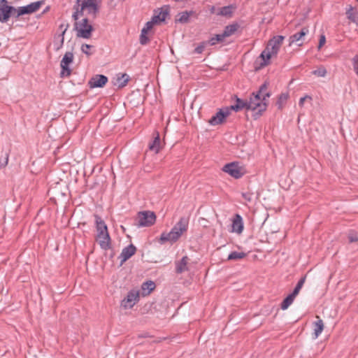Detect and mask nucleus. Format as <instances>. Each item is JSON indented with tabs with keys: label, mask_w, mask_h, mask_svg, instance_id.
I'll return each instance as SVG.
<instances>
[{
	"label": "nucleus",
	"mask_w": 358,
	"mask_h": 358,
	"mask_svg": "<svg viewBox=\"0 0 358 358\" xmlns=\"http://www.w3.org/2000/svg\"><path fill=\"white\" fill-rule=\"evenodd\" d=\"M268 84H262L257 93H252L248 101V110L257 111L258 116L266 110L267 107V99L270 97L271 94L267 92Z\"/></svg>",
	"instance_id": "obj_1"
},
{
	"label": "nucleus",
	"mask_w": 358,
	"mask_h": 358,
	"mask_svg": "<svg viewBox=\"0 0 358 358\" xmlns=\"http://www.w3.org/2000/svg\"><path fill=\"white\" fill-rule=\"evenodd\" d=\"M189 224V219L185 217H180L179 221L175 224L170 232H164L161 234L160 242L175 243L177 241L182 234L187 231Z\"/></svg>",
	"instance_id": "obj_2"
},
{
	"label": "nucleus",
	"mask_w": 358,
	"mask_h": 358,
	"mask_svg": "<svg viewBox=\"0 0 358 358\" xmlns=\"http://www.w3.org/2000/svg\"><path fill=\"white\" fill-rule=\"evenodd\" d=\"M284 38L282 36H275L268 41L266 49L260 55L263 60L261 66L268 65L271 57L278 54Z\"/></svg>",
	"instance_id": "obj_3"
},
{
	"label": "nucleus",
	"mask_w": 358,
	"mask_h": 358,
	"mask_svg": "<svg viewBox=\"0 0 358 358\" xmlns=\"http://www.w3.org/2000/svg\"><path fill=\"white\" fill-rule=\"evenodd\" d=\"M96 227L97 231L96 241L103 250H108L110 247V238L108 231V228L104 221L99 216L96 215Z\"/></svg>",
	"instance_id": "obj_4"
},
{
	"label": "nucleus",
	"mask_w": 358,
	"mask_h": 358,
	"mask_svg": "<svg viewBox=\"0 0 358 358\" xmlns=\"http://www.w3.org/2000/svg\"><path fill=\"white\" fill-rule=\"evenodd\" d=\"M73 10H75L72 15V18L74 20H77L80 17L84 15V13L86 12L89 16H91L93 19L96 17V15L99 10V3H90V4H80V6H76L74 5Z\"/></svg>",
	"instance_id": "obj_5"
},
{
	"label": "nucleus",
	"mask_w": 358,
	"mask_h": 358,
	"mask_svg": "<svg viewBox=\"0 0 358 358\" xmlns=\"http://www.w3.org/2000/svg\"><path fill=\"white\" fill-rule=\"evenodd\" d=\"M74 29L76 31L77 37L86 39L92 36L94 30L92 25L87 17H84L80 20H79V18L75 20Z\"/></svg>",
	"instance_id": "obj_6"
},
{
	"label": "nucleus",
	"mask_w": 358,
	"mask_h": 358,
	"mask_svg": "<svg viewBox=\"0 0 358 358\" xmlns=\"http://www.w3.org/2000/svg\"><path fill=\"white\" fill-rule=\"evenodd\" d=\"M156 215L152 211L139 212L136 218L138 227H150L155 222Z\"/></svg>",
	"instance_id": "obj_7"
},
{
	"label": "nucleus",
	"mask_w": 358,
	"mask_h": 358,
	"mask_svg": "<svg viewBox=\"0 0 358 358\" xmlns=\"http://www.w3.org/2000/svg\"><path fill=\"white\" fill-rule=\"evenodd\" d=\"M44 3L43 1H38L33 3H31L29 5L25 6H20L17 8H15V17L17 18L21 15L26 14H31L36 12L41 6Z\"/></svg>",
	"instance_id": "obj_8"
},
{
	"label": "nucleus",
	"mask_w": 358,
	"mask_h": 358,
	"mask_svg": "<svg viewBox=\"0 0 358 358\" xmlns=\"http://www.w3.org/2000/svg\"><path fill=\"white\" fill-rule=\"evenodd\" d=\"M15 8L9 6L6 0H0V22H6L10 16L15 17Z\"/></svg>",
	"instance_id": "obj_9"
},
{
	"label": "nucleus",
	"mask_w": 358,
	"mask_h": 358,
	"mask_svg": "<svg viewBox=\"0 0 358 358\" xmlns=\"http://www.w3.org/2000/svg\"><path fill=\"white\" fill-rule=\"evenodd\" d=\"M140 292L138 289L130 290L121 301V306L124 309L131 308L139 301Z\"/></svg>",
	"instance_id": "obj_10"
},
{
	"label": "nucleus",
	"mask_w": 358,
	"mask_h": 358,
	"mask_svg": "<svg viewBox=\"0 0 358 358\" xmlns=\"http://www.w3.org/2000/svg\"><path fill=\"white\" fill-rule=\"evenodd\" d=\"M222 171L236 179L241 178L245 173V169L236 162L224 165Z\"/></svg>",
	"instance_id": "obj_11"
},
{
	"label": "nucleus",
	"mask_w": 358,
	"mask_h": 358,
	"mask_svg": "<svg viewBox=\"0 0 358 358\" xmlns=\"http://www.w3.org/2000/svg\"><path fill=\"white\" fill-rule=\"evenodd\" d=\"M73 54L71 52H66L64 55V57L62 58L60 64L62 68V77L69 76L71 75V71L69 66L71 63L73 62Z\"/></svg>",
	"instance_id": "obj_12"
},
{
	"label": "nucleus",
	"mask_w": 358,
	"mask_h": 358,
	"mask_svg": "<svg viewBox=\"0 0 358 358\" xmlns=\"http://www.w3.org/2000/svg\"><path fill=\"white\" fill-rule=\"evenodd\" d=\"M229 115L230 111L228 108L220 109L208 120V123L212 126L221 124Z\"/></svg>",
	"instance_id": "obj_13"
},
{
	"label": "nucleus",
	"mask_w": 358,
	"mask_h": 358,
	"mask_svg": "<svg viewBox=\"0 0 358 358\" xmlns=\"http://www.w3.org/2000/svg\"><path fill=\"white\" fill-rule=\"evenodd\" d=\"M108 82V78L103 75H96L89 81L91 88L102 87Z\"/></svg>",
	"instance_id": "obj_14"
},
{
	"label": "nucleus",
	"mask_w": 358,
	"mask_h": 358,
	"mask_svg": "<svg viewBox=\"0 0 358 358\" xmlns=\"http://www.w3.org/2000/svg\"><path fill=\"white\" fill-rule=\"evenodd\" d=\"M136 251V248L133 244H130L127 247L124 248L120 255L121 262L123 263L129 259L135 254Z\"/></svg>",
	"instance_id": "obj_15"
},
{
	"label": "nucleus",
	"mask_w": 358,
	"mask_h": 358,
	"mask_svg": "<svg viewBox=\"0 0 358 358\" xmlns=\"http://www.w3.org/2000/svg\"><path fill=\"white\" fill-rule=\"evenodd\" d=\"M194 14H195V12L193 10L183 11V12L179 13L176 16V21L180 23H182V24L187 23L189 21V17Z\"/></svg>",
	"instance_id": "obj_16"
},
{
	"label": "nucleus",
	"mask_w": 358,
	"mask_h": 358,
	"mask_svg": "<svg viewBox=\"0 0 358 358\" xmlns=\"http://www.w3.org/2000/svg\"><path fill=\"white\" fill-rule=\"evenodd\" d=\"M308 33V28H303L301 30L289 37V45L293 43H298L300 41L303 36H305Z\"/></svg>",
	"instance_id": "obj_17"
},
{
	"label": "nucleus",
	"mask_w": 358,
	"mask_h": 358,
	"mask_svg": "<svg viewBox=\"0 0 358 358\" xmlns=\"http://www.w3.org/2000/svg\"><path fill=\"white\" fill-rule=\"evenodd\" d=\"M233 231L237 234H241L243 230V224L242 217L239 215H236L232 223Z\"/></svg>",
	"instance_id": "obj_18"
},
{
	"label": "nucleus",
	"mask_w": 358,
	"mask_h": 358,
	"mask_svg": "<svg viewBox=\"0 0 358 358\" xmlns=\"http://www.w3.org/2000/svg\"><path fill=\"white\" fill-rule=\"evenodd\" d=\"M189 258L187 256L183 257L180 261L176 262V271L177 273H182L187 271V263Z\"/></svg>",
	"instance_id": "obj_19"
},
{
	"label": "nucleus",
	"mask_w": 358,
	"mask_h": 358,
	"mask_svg": "<svg viewBox=\"0 0 358 358\" xmlns=\"http://www.w3.org/2000/svg\"><path fill=\"white\" fill-rule=\"evenodd\" d=\"M155 288L154 282L149 280L143 282L141 286L143 295H148Z\"/></svg>",
	"instance_id": "obj_20"
},
{
	"label": "nucleus",
	"mask_w": 358,
	"mask_h": 358,
	"mask_svg": "<svg viewBox=\"0 0 358 358\" xmlns=\"http://www.w3.org/2000/svg\"><path fill=\"white\" fill-rule=\"evenodd\" d=\"M248 101H244L239 98H236V103L231 106V109L235 111H239L242 109L248 110Z\"/></svg>",
	"instance_id": "obj_21"
},
{
	"label": "nucleus",
	"mask_w": 358,
	"mask_h": 358,
	"mask_svg": "<svg viewBox=\"0 0 358 358\" xmlns=\"http://www.w3.org/2000/svg\"><path fill=\"white\" fill-rule=\"evenodd\" d=\"M318 320L314 322V335L315 338H317L322 332L324 329V323L323 321L317 317Z\"/></svg>",
	"instance_id": "obj_22"
},
{
	"label": "nucleus",
	"mask_w": 358,
	"mask_h": 358,
	"mask_svg": "<svg viewBox=\"0 0 358 358\" xmlns=\"http://www.w3.org/2000/svg\"><path fill=\"white\" fill-rule=\"evenodd\" d=\"M169 15V12L167 10H163L162 9L159 13L157 15H155L152 17L153 21L157 24L158 22H161L165 20L166 17Z\"/></svg>",
	"instance_id": "obj_23"
},
{
	"label": "nucleus",
	"mask_w": 358,
	"mask_h": 358,
	"mask_svg": "<svg viewBox=\"0 0 358 358\" xmlns=\"http://www.w3.org/2000/svg\"><path fill=\"white\" fill-rule=\"evenodd\" d=\"M238 25L237 24H229L224 28L222 34L224 37H228L234 34L238 29Z\"/></svg>",
	"instance_id": "obj_24"
},
{
	"label": "nucleus",
	"mask_w": 358,
	"mask_h": 358,
	"mask_svg": "<svg viewBox=\"0 0 358 358\" xmlns=\"http://www.w3.org/2000/svg\"><path fill=\"white\" fill-rule=\"evenodd\" d=\"M149 148L150 150L154 151L155 153H157L159 151L161 146L159 134H157V136L155 137L153 141L150 144Z\"/></svg>",
	"instance_id": "obj_25"
},
{
	"label": "nucleus",
	"mask_w": 358,
	"mask_h": 358,
	"mask_svg": "<svg viewBox=\"0 0 358 358\" xmlns=\"http://www.w3.org/2000/svg\"><path fill=\"white\" fill-rule=\"evenodd\" d=\"M347 17L355 23H358V15L355 12H354V8L352 6H350L349 8L346 10Z\"/></svg>",
	"instance_id": "obj_26"
},
{
	"label": "nucleus",
	"mask_w": 358,
	"mask_h": 358,
	"mask_svg": "<svg viewBox=\"0 0 358 358\" xmlns=\"http://www.w3.org/2000/svg\"><path fill=\"white\" fill-rule=\"evenodd\" d=\"M245 257H246V253H245L243 252L234 251V252H231L229 255V256L227 257V260H239V259H243Z\"/></svg>",
	"instance_id": "obj_27"
},
{
	"label": "nucleus",
	"mask_w": 358,
	"mask_h": 358,
	"mask_svg": "<svg viewBox=\"0 0 358 358\" xmlns=\"http://www.w3.org/2000/svg\"><path fill=\"white\" fill-rule=\"evenodd\" d=\"M295 297L289 294L282 302L281 303V309L286 310L288 307L293 303Z\"/></svg>",
	"instance_id": "obj_28"
},
{
	"label": "nucleus",
	"mask_w": 358,
	"mask_h": 358,
	"mask_svg": "<svg viewBox=\"0 0 358 358\" xmlns=\"http://www.w3.org/2000/svg\"><path fill=\"white\" fill-rule=\"evenodd\" d=\"M232 13V6H224L221 8L217 13L218 15L222 16H231Z\"/></svg>",
	"instance_id": "obj_29"
},
{
	"label": "nucleus",
	"mask_w": 358,
	"mask_h": 358,
	"mask_svg": "<svg viewBox=\"0 0 358 358\" xmlns=\"http://www.w3.org/2000/svg\"><path fill=\"white\" fill-rule=\"evenodd\" d=\"M129 76L126 73H124L120 77H118L117 79V82L119 87H123L126 86L129 81Z\"/></svg>",
	"instance_id": "obj_30"
},
{
	"label": "nucleus",
	"mask_w": 358,
	"mask_h": 358,
	"mask_svg": "<svg viewBox=\"0 0 358 358\" xmlns=\"http://www.w3.org/2000/svg\"><path fill=\"white\" fill-rule=\"evenodd\" d=\"M225 38L224 36L221 34H216L214 37H212L208 43H209L210 45H214L218 42H222Z\"/></svg>",
	"instance_id": "obj_31"
},
{
	"label": "nucleus",
	"mask_w": 358,
	"mask_h": 358,
	"mask_svg": "<svg viewBox=\"0 0 358 358\" xmlns=\"http://www.w3.org/2000/svg\"><path fill=\"white\" fill-rule=\"evenodd\" d=\"M313 74L318 77H324L327 75V70L324 66H320L313 71Z\"/></svg>",
	"instance_id": "obj_32"
},
{
	"label": "nucleus",
	"mask_w": 358,
	"mask_h": 358,
	"mask_svg": "<svg viewBox=\"0 0 358 358\" xmlns=\"http://www.w3.org/2000/svg\"><path fill=\"white\" fill-rule=\"evenodd\" d=\"M99 3V0H76V6H80V4Z\"/></svg>",
	"instance_id": "obj_33"
},
{
	"label": "nucleus",
	"mask_w": 358,
	"mask_h": 358,
	"mask_svg": "<svg viewBox=\"0 0 358 358\" xmlns=\"http://www.w3.org/2000/svg\"><path fill=\"white\" fill-rule=\"evenodd\" d=\"M147 34L145 30H141L140 35V43L141 45H145L149 41V38L147 37Z\"/></svg>",
	"instance_id": "obj_34"
},
{
	"label": "nucleus",
	"mask_w": 358,
	"mask_h": 358,
	"mask_svg": "<svg viewBox=\"0 0 358 358\" xmlns=\"http://www.w3.org/2000/svg\"><path fill=\"white\" fill-rule=\"evenodd\" d=\"M288 99V95L287 94H281L278 98V100L277 101V105L278 106V108H282V103L287 101Z\"/></svg>",
	"instance_id": "obj_35"
},
{
	"label": "nucleus",
	"mask_w": 358,
	"mask_h": 358,
	"mask_svg": "<svg viewBox=\"0 0 358 358\" xmlns=\"http://www.w3.org/2000/svg\"><path fill=\"white\" fill-rule=\"evenodd\" d=\"M92 48H93V46L91 45L83 44L81 46V51L87 55H91L92 52H90V49Z\"/></svg>",
	"instance_id": "obj_36"
},
{
	"label": "nucleus",
	"mask_w": 358,
	"mask_h": 358,
	"mask_svg": "<svg viewBox=\"0 0 358 358\" xmlns=\"http://www.w3.org/2000/svg\"><path fill=\"white\" fill-rule=\"evenodd\" d=\"M155 24L156 23L152 19L151 21L148 22L145 24V27L142 29V30H145L146 33H148V31L152 28Z\"/></svg>",
	"instance_id": "obj_37"
},
{
	"label": "nucleus",
	"mask_w": 358,
	"mask_h": 358,
	"mask_svg": "<svg viewBox=\"0 0 358 358\" xmlns=\"http://www.w3.org/2000/svg\"><path fill=\"white\" fill-rule=\"evenodd\" d=\"M207 44L206 42H203L201 43L199 45H198L195 50H194V52L195 53H197V54H201L203 52V51L205 49V47H206V45Z\"/></svg>",
	"instance_id": "obj_38"
},
{
	"label": "nucleus",
	"mask_w": 358,
	"mask_h": 358,
	"mask_svg": "<svg viewBox=\"0 0 358 358\" xmlns=\"http://www.w3.org/2000/svg\"><path fill=\"white\" fill-rule=\"evenodd\" d=\"M9 159V154L6 153V157L3 159L0 160V169L4 168L8 165Z\"/></svg>",
	"instance_id": "obj_39"
},
{
	"label": "nucleus",
	"mask_w": 358,
	"mask_h": 358,
	"mask_svg": "<svg viewBox=\"0 0 358 358\" xmlns=\"http://www.w3.org/2000/svg\"><path fill=\"white\" fill-rule=\"evenodd\" d=\"M69 27V24H66L64 29V30L62 31V34L59 35V37L61 38V40H60V43L59 45V46L57 47V50H59L62 45H63V43H64V35L65 34V32L66 31L67 29Z\"/></svg>",
	"instance_id": "obj_40"
},
{
	"label": "nucleus",
	"mask_w": 358,
	"mask_h": 358,
	"mask_svg": "<svg viewBox=\"0 0 358 358\" xmlns=\"http://www.w3.org/2000/svg\"><path fill=\"white\" fill-rule=\"evenodd\" d=\"M352 64L356 74L358 76V55H355L352 59Z\"/></svg>",
	"instance_id": "obj_41"
},
{
	"label": "nucleus",
	"mask_w": 358,
	"mask_h": 358,
	"mask_svg": "<svg viewBox=\"0 0 358 358\" xmlns=\"http://www.w3.org/2000/svg\"><path fill=\"white\" fill-rule=\"evenodd\" d=\"M242 196L246 201L250 202L252 199V193L244 192V193H242Z\"/></svg>",
	"instance_id": "obj_42"
},
{
	"label": "nucleus",
	"mask_w": 358,
	"mask_h": 358,
	"mask_svg": "<svg viewBox=\"0 0 358 358\" xmlns=\"http://www.w3.org/2000/svg\"><path fill=\"white\" fill-rule=\"evenodd\" d=\"M326 38L324 35H321L319 41V44L317 48L320 50L325 43Z\"/></svg>",
	"instance_id": "obj_43"
},
{
	"label": "nucleus",
	"mask_w": 358,
	"mask_h": 358,
	"mask_svg": "<svg viewBox=\"0 0 358 358\" xmlns=\"http://www.w3.org/2000/svg\"><path fill=\"white\" fill-rule=\"evenodd\" d=\"M348 239L350 243L358 241V237L355 235L350 234L348 236Z\"/></svg>",
	"instance_id": "obj_44"
},
{
	"label": "nucleus",
	"mask_w": 358,
	"mask_h": 358,
	"mask_svg": "<svg viewBox=\"0 0 358 358\" xmlns=\"http://www.w3.org/2000/svg\"><path fill=\"white\" fill-rule=\"evenodd\" d=\"M306 99H311V97L309 96H305L303 97H301L299 100V104L300 106H303V103H304V101Z\"/></svg>",
	"instance_id": "obj_45"
},
{
	"label": "nucleus",
	"mask_w": 358,
	"mask_h": 358,
	"mask_svg": "<svg viewBox=\"0 0 358 358\" xmlns=\"http://www.w3.org/2000/svg\"><path fill=\"white\" fill-rule=\"evenodd\" d=\"M306 275H305V276H303V277H302V278L299 280V282H298L297 285H299V286H301V287H303V284H304V282H305V281H306Z\"/></svg>",
	"instance_id": "obj_46"
},
{
	"label": "nucleus",
	"mask_w": 358,
	"mask_h": 358,
	"mask_svg": "<svg viewBox=\"0 0 358 358\" xmlns=\"http://www.w3.org/2000/svg\"><path fill=\"white\" fill-rule=\"evenodd\" d=\"M299 291H300V289H298V288H296V287H295V288L294 289V290H293L292 293H291L290 294H291L292 296H293L294 297H296V296L298 295V294L299 293Z\"/></svg>",
	"instance_id": "obj_47"
},
{
	"label": "nucleus",
	"mask_w": 358,
	"mask_h": 358,
	"mask_svg": "<svg viewBox=\"0 0 358 358\" xmlns=\"http://www.w3.org/2000/svg\"><path fill=\"white\" fill-rule=\"evenodd\" d=\"M299 291H300V289H298V288H296V287H295V288L294 289V290H293L292 293H291L290 294H291L292 296H293L294 297H296V296L298 295V294L299 293Z\"/></svg>",
	"instance_id": "obj_48"
},
{
	"label": "nucleus",
	"mask_w": 358,
	"mask_h": 358,
	"mask_svg": "<svg viewBox=\"0 0 358 358\" xmlns=\"http://www.w3.org/2000/svg\"><path fill=\"white\" fill-rule=\"evenodd\" d=\"M215 10H216L215 7L214 6H212L210 8V13H212V14H213V13H214L215 12Z\"/></svg>",
	"instance_id": "obj_49"
},
{
	"label": "nucleus",
	"mask_w": 358,
	"mask_h": 358,
	"mask_svg": "<svg viewBox=\"0 0 358 358\" xmlns=\"http://www.w3.org/2000/svg\"><path fill=\"white\" fill-rule=\"evenodd\" d=\"M296 287V288H298V289H301V286H299V285H298L297 284H296V287Z\"/></svg>",
	"instance_id": "obj_50"
},
{
	"label": "nucleus",
	"mask_w": 358,
	"mask_h": 358,
	"mask_svg": "<svg viewBox=\"0 0 358 358\" xmlns=\"http://www.w3.org/2000/svg\"><path fill=\"white\" fill-rule=\"evenodd\" d=\"M64 27V24H61L59 27H60V29H62Z\"/></svg>",
	"instance_id": "obj_51"
},
{
	"label": "nucleus",
	"mask_w": 358,
	"mask_h": 358,
	"mask_svg": "<svg viewBox=\"0 0 358 358\" xmlns=\"http://www.w3.org/2000/svg\"><path fill=\"white\" fill-rule=\"evenodd\" d=\"M357 1H358V0H357Z\"/></svg>",
	"instance_id": "obj_52"
}]
</instances>
